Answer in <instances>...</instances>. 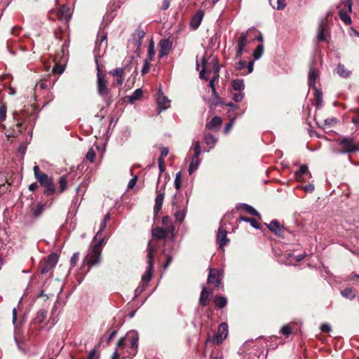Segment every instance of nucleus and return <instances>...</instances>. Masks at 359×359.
Instances as JSON below:
<instances>
[{"label": "nucleus", "mask_w": 359, "mask_h": 359, "mask_svg": "<svg viewBox=\"0 0 359 359\" xmlns=\"http://www.w3.org/2000/svg\"><path fill=\"white\" fill-rule=\"evenodd\" d=\"M34 178L39 183L40 186L43 187V194L49 196L57 193V189L54 183L53 178L49 177L47 174L42 172L38 165L34 167Z\"/></svg>", "instance_id": "f257e3e1"}, {"label": "nucleus", "mask_w": 359, "mask_h": 359, "mask_svg": "<svg viewBox=\"0 0 359 359\" xmlns=\"http://www.w3.org/2000/svg\"><path fill=\"white\" fill-rule=\"evenodd\" d=\"M95 63L97 67V92L98 95L105 100L107 104L109 106L113 100L111 97L109 96L110 88L108 87V81L105 79V75L102 72L97 58L95 59Z\"/></svg>", "instance_id": "f03ea898"}, {"label": "nucleus", "mask_w": 359, "mask_h": 359, "mask_svg": "<svg viewBox=\"0 0 359 359\" xmlns=\"http://www.w3.org/2000/svg\"><path fill=\"white\" fill-rule=\"evenodd\" d=\"M341 154L359 153V142L354 136H340L336 139Z\"/></svg>", "instance_id": "7ed1b4c3"}, {"label": "nucleus", "mask_w": 359, "mask_h": 359, "mask_svg": "<svg viewBox=\"0 0 359 359\" xmlns=\"http://www.w3.org/2000/svg\"><path fill=\"white\" fill-rule=\"evenodd\" d=\"M101 255V252L91 248L85 257L83 266L80 269L82 272L88 273L91 267L99 264L102 261Z\"/></svg>", "instance_id": "20e7f679"}, {"label": "nucleus", "mask_w": 359, "mask_h": 359, "mask_svg": "<svg viewBox=\"0 0 359 359\" xmlns=\"http://www.w3.org/2000/svg\"><path fill=\"white\" fill-rule=\"evenodd\" d=\"M156 249V247L151 243V241L148 243L147 245V270L146 273L142 276V280L144 283L148 284L151 279L154 271V254L155 253Z\"/></svg>", "instance_id": "39448f33"}, {"label": "nucleus", "mask_w": 359, "mask_h": 359, "mask_svg": "<svg viewBox=\"0 0 359 359\" xmlns=\"http://www.w3.org/2000/svg\"><path fill=\"white\" fill-rule=\"evenodd\" d=\"M58 255L56 253L50 254L46 259L41 262L39 265V271L41 274L48 273L57 263Z\"/></svg>", "instance_id": "423d86ee"}, {"label": "nucleus", "mask_w": 359, "mask_h": 359, "mask_svg": "<svg viewBox=\"0 0 359 359\" xmlns=\"http://www.w3.org/2000/svg\"><path fill=\"white\" fill-rule=\"evenodd\" d=\"M212 62H213L212 67L211 69L209 70L208 67V65H207L206 60L205 59L203 60V61H202L203 69H202V70L199 73V76H200V78L201 79L208 80V78L205 76V74L207 72L210 74L212 72L214 74L213 76H217V80L219 79V72L220 68H219V65L217 63V60H213Z\"/></svg>", "instance_id": "0eeeda50"}, {"label": "nucleus", "mask_w": 359, "mask_h": 359, "mask_svg": "<svg viewBox=\"0 0 359 359\" xmlns=\"http://www.w3.org/2000/svg\"><path fill=\"white\" fill-rule=\"evenodd\" d=\"M222 274L216 269H210L208 283L214 285L215 287H219L222 285Z\"/></svg>", "instance_id": "6e6552de"}, {"label": "nucleus", "mask_w": 359, "mask_h": 359, "mask_svg": "<svg viewBox=\"0 0 359 359\" xmlns=\"http://www.w3.org/2000/svg\"><path fill=\"white\" fill-rule=\"evenodd\" d=\"M127 338L130 340L131 351L129 356L134 357L137 353L138 348V334L135 331L128 332L126 334Z\"/></svg>", "instance_id": "1a4fd4ad"}, {"label": "nucleus", "mask_w": 359, "mask_h": 359, "mask_svg": "<svg viewBox=\"0 0 359 359\" xmlns=\"http://www.w3.org/2000/svg\"><path fill=\"white\" fill-rule=\"evenodd\" d=\"M158 46L160 48L158 57L161 58L165 55H168L172 48V43L170 41V39H162L159 43Z\"/></svg>", "instance_id": "9d476101"}, {"label": "nucleus", "mask_w": 359, "mask_h": 359, "mask_svg": "<svg viewBox=\"0 0 359 359\" xmlns=\"http://www.w3.org/2000/svg\"><path fill=\"white\" fill-rule=\"evenodd\" d=\"M228 335V325L226 323H222L218 327L217 333L215 336V341L217 344L222 343Z\"/></svg>", "instance_id": "9b49d317"}, {"label": "nucleus", "mask_w": 359, "mask_h": 359, "mask_svg": "<svg viewBox=\"0 0 359 359\" xmlns=\"http://www.w3.org/2000/svg\"><path fill=\"white\" fill-rule=\"evenodd\" d=\"M213 291L208 290L207 287H203L200 294L199 304L201 306L205 307L208 306L212 297Z\"/></svg>", "instance_id": "f8f14e48"}, {"label": "nucleus", "mask_w": 359, "mask_h": 359, "mask_svg": "<svg viewBox=\"0 0 359 359\" xmlns=\"http://www.w3.org/2000/svg\"><path fill=\"white\" fill-rule=\"evenodd\" d=\"M217 241L219 249L224 251V248L229 242V239L227 238V231L222 227H219L218 229Z\"/></svg>", "instance_id": "ddd939ff"}, {"label": "nucleus", "mask_w": 359, "mask_h": 359, "mask_svg": "<svg viewBox=\"0 0 359 359\" xmlns=\"http://www.w3.org/2000/svg\"><path fill=\"white\" fill-rule=\"evenodd\" d=\"M203 17L204 11L201 9L198 10L191 20L190 27L194 30L197 29L200 26Z\"/></svg>", "instance_id": "4468645a"}, {"label": "nucleus", "mask_w": 359, "mask_h": 359, "mask_svg": "<svg viewBox=\"0 0 359 359\" xmlns=\"http://www.w3.org/2000/svg\"><path fill=\"white\" fill-rule=\"evenodd\" d=\"M269 229L274 233L275 235L279 237L283 236L284 228L280 226L279 222L276 219H273L270 224H267Z\"/></svg>", "instance_id": "2eb2a0df"}, {"label": "nucleus", "mask_w": 359, "mask_h": 359, "mask_svg": "<svg viewBox=\"0 0 359 359\" xmlns=\"http://www.w3.org/2000/svg\"><path fill=\"white\" fill-rule=\"evenodd\" d=\"M57 15L60 20L67 23L71 18L69 8L66 5L61 6L57 11Z\"/></svg>", "instance_id": "dca6fc26"}, {"label": "nucleus", "mask_w": 359, "mask_h": 359, "mask_svg": "<svg viewBox=\"0 0 359 359\" xmlns=\"http://www.w3.org/2000/svg\"><path fill=\"white\" fill-rule=\"evenodd\" d=\"M131 66L129 64L126 65L123 67L116 68L114 70L109 71V74L114 77H123L125 78L127 73L130 72Z\"/></svg>", "instance_id": "f3484780"}, {"label": "nucleus", "mask_w": 359, "mask_h": 359, "mask_svg": "<svg viewBox=\"0 0 359 359\" xmlns=\"http://www.w3.org/2000/svg\"><path fill=\"white\" fill-rule=\"evenodd\" d=\"M145 32L140 27H138L133 34L132 43H134L139 49L142 46V40L145 36Z\"/></svg>", "instance_id": "a211bd4d"}, {"label": "nucleus", "mask_w": 359, "mask_h": 359, "mask_svg": "<svg viewBox=\"0 0 359 359\" xmlns=\"http://www.w3.org/2000/svg\"><path fill=\"white\" fill-rule=\"evenodd\" d=\"M306 175L311 176V172L309 171L308 166L306 164H303L300 166L299 169L295 172L294 176L297 181L302 182L304 180Z\"/></svg>", "instance_id": "6ab92c4d"}, {"label": "nucleus", "mask_w": 359, "mask_h": 359, "mask_svg": "<svg viewBox=\"0 0 359 359\" xmlns=\"http://www.w3.org/2000/svg\"><path fill=\"white\" fill-rule=\"evenodd\" d=\"M164 197L165 194L163 192H159L157 194V196L155 199V205L154 207V217H156L158 215V214L159 213L162 208Z\"/></svg>", "instance_id": "aec40b11"}, {"label": "nucleus", "mask_w": 359, "mask_h": 359, "mask_svg": "<svg viewBox=\"0 0 359 359\" xmlns=\"http://www.w3.org/2000/svg\"><path fill=\"white\" fill-rule=\"evenodd\" d=\"M13 118L18 121V123L15 125L16 129L13 130V133L9 135V137H15L18 134L22 133L26 130V127H24V123L22 122H20L19 115L17 112L14 113Z\"/></svg>", "instance_id": "412c9836"}, {"label": "nucleus", "mask_w": 359, "mask_h": 359, "mask_svg": "<svg viewBox=\"0 0 359 359\" xmlns=\"http://www.w3.org/2000/svg\"><path fill=\"white\" fill-rule=\"evenodd\" d=\"M222 123V119L219 116H214L210 121L206 123L205 127L211 130H218Z\"/></svg>", "instance_id": "4be33fe9"}, {"label": "nucleus", "mask_w": 359, "mask_h": 359, "mask_svg": "<svg viewBox=\"0 0 359 359\" xmlns=\"http://www.w3.org/2000/svg\"><path fill=\"white\" fill-rule=\"evenodd\" d=\"M327 29V18L323 20L318 27V40L324 41L326 39L325 32Z\"/></svg>", "instance_id": "5701e85b"}, {"label": "nucleus", "mask_w": 359, "mask_h": 359, "mask_svg": "<svg viewBox=\"0 0 359 359\" xmlns=\"http://www.w3.org/2000/svg\"><path fill=\"white\" fill-rule=\"evenodd\" d=\"M156 102H157L158 107L160 109V111L165 110V109H168L170 105V100L165 96H164L163 94H161V95L159 94L158 95Z\"/></svg>", "instance_id": "b1692460"}, {"label": "nucleus", "mask_w": 359, "mask_h": 359, "mask_svg": "<svg viewBox=\"0 0 359 359\" xmlns=\"http://www.w3.org/2000/svg\"><path fill=\"white\" fill-rule=\"evenodd\" d=\"M168 233H170V232L167 231L165 229L162 227L156 226L152 229V236L157 239L165 238Z\"/></svg>", "instance_id": "393cba45"}, {"label": "nucleus", "mask_w": 359, "mask_h": 359, "mask_svg": "<svg viewBox=\"0 0 359 359\" xmlns=\"http://www.w3.org/2000/svg\"><path fill=\"white\" fill-rule=\"evenodd\" d=\"M177 195L175 194L174 199L172 201V206L176 207L177 209H180L179 205L177 204ZM175 217L177 221L182 222L185 217V210H178L175 213Z\"/></svg>", "instance_id": "a878e982"}, {"label": "nucleus", "mask_w": 359, "mask_h": 359, "mask_svg": "<svg viewBox=\"0 0 359 359\" xmlns=\"http://www.w3.org/2000/svg\"><path fill=\"white\" fill-rule=\"evenodd\" d=\"M162 225L164 226L167 231L172 233L175 231V226L172 224L171 218L169 216H165L162 219Z\"/></svg>", "instance_id": "bb28decb"}, {"label": "nucleus", "mask_w": 359, "mask_h": 359, "mask_svg": "<svg viewBox=\"0 0 359 359\" xmlns=\"http://www.w3.org/2000/svg\"><path fill=\"white\" fill-rule=\"evenodd\" d=\"M59 188L56 194H62L67 189V176L64 175L58 180Z\"/></svg>", "instance_id": "cd10ccee"}, {"label": "nucleus", "mask_w": 359, "mask_h": 359, "mask_svg": "<svg viewBox=\"0 0 359 359\" xmlns=\"http://www.w3.org/2000/svg\"><path fill=\"white\" fill-rule=\"evenodd\" d=\"M45 210V204L37 203L31 208L32 214L34 217H39Z\"/></svg>", "instance_id": "c85d7f7f"}, {"label": "nucleus", "mask_w": 359, "mask_h": 359, "mask_svg": "<svg viewBox=\"0 0 359 359\" xmlns=\"http://www.w3.org/2000/svg\"><path fill=\"white\" fill-rule=\"evenodd\" d=\"M348 13H350L348 11H346L344 9H340L339 11V16L346 25H349L352 22Z\"/></svg>", "instance_id": "c756f323"}, {"label": "nucleus", "mask_w": 359, "mask_h": 359, "mask_svg": "<svg viewBox=\"0 0 359 359\" xmlns=\"http://www.w3.org/2000/svg\"><path fill=\"white\" fill-rule=\"evenodd\" d=\"M248 32H242L238 39L237 47L244 49L245 46L250 42L248 39Z\"/></svg>", "instance_id": "7c9ffc66"}, {"label": "nucleus", "mask_w": 359, "mask_h": 359, "mask_svg": "<svg viewBox=\"0 0 359 359\" xmlns=\"http://www.w3.org/2000/svg\"><path fill=\"white\" fill-rule=\"evenodd\" d=\"M156 55V50H155V45H154V41L153 40H151L149 43V46H148V53H147V58L145 59V60H147V61H153L154 60V56Z\"/></svg>", "instance_id": "2f4dec72"}, {"label": "nucleus", "mask_w": 359, "mask_h": 359, "mask_svg": "<svg viewBox=\"0 0 359 359\" xmlns=\"http://www.w3.org/2000/svg\"><path fill=\"white\" fill-rule=\"evenodd\" d=\"M341 294L347 299L353 300L355 297V291L351 287H346L341 291Z\"/></svg>", "instance_id": "473e14b6"}, {"label": "nucleus", "mask_w": 359, "mask_h": 359, "mask_svg": "<svg viewBox=\"0 0 359 359\" xmlns=\"http://www.w3.org/2000/svg\"><path fill=\"white\" fill-rule=\"evenodd\" d=\"M238 208H241V209L245 210L247 212H248L251 215L257 216V217H260L259 213L253 207H252L246 203L239 204V205L238 206Z\"/></svg>", "instance_id": "72a5a7b5"}, {"label": "nucleus", "mask_w": 359, "mask_h": 359, "mask_svg": "<svg viewBox=\"0 0 359 359\" xmlns=\"http://www.w3.org/2000/svg\"><path fill=\"white\" fill-rule=\"evenodd\" d=\"M239 220L240 221H244V222H249L252 227H254L255 229H260L261 227H262V225L260 224V223H259L254 218L248 217L241 215L239 217Z\"/></svg>", "instance_id": "f704fd0d"}, {"label": "nucleus", "mask_w": 359, "mask_h": 359, "mask_svg": "<svg viewBox=\"0 0 359 359\" xmlns=\"http://www.w3.org/2000/svg\"><path fill=\"white\" fill-rule=\"evenodd\" d=\"M213 302L215 305L219 309H223L227 304V299L222 296H215Z\"/></svg>", "instance_id": "c9c22d12"}, {"label": "nucleus", "mask_w": 359, "mask_h": 359, "mask_svg": "<svg viewBox=\"0 0 359 359\" xmlns=\"http://www.w3.org/2000/svg\"><path fill=\"white\" fill-rule=\"evenodd\" d=\"M318 77V72L317 70H311L309 74V85L310 87L315 88L316 81Z\"/></svg>", "instance_id": "e433bc0d"}, {"label": "nucleus", "mask_w": 359, "mask_h": 359, "mask_svg": "<svg viewBox=\"0 0 359 359\" xmlns=\"http://www.w3.org/2000/svg\"><path fill=\"white\" fill-rule=\"evenodd\" d=\"M350 112L353 114V116L351 117V122L356 127H359V107L351 109Z\"/></svg>", "instance_id": "4c0bfd02"}, {"label": "nucleus", "mask_w": 359, "mask_h": 359, "mask_svg": "<svg viewBox=\"0 0 359 359\" xmlns=\"http://www.w3.org/2000/svg\"><path fill=\"white\" fill-rule=\"evenodd\" d=\"M47 311L46 309H40L34 320L35 323H41L47 316Z\"/></svg>", "instance_id": "58836bf2"}, {"label": "nucleus", "mask_w": 359, "mask_h": 359, "mask_svg": "<svg viewBox=\"0 0 359 359\" xmlns=\"http://www.w3.org/2000/svg\"><path fill=\"white\" fill-rule=\"evenodd\" d=\"M231 86L233 90L241 91L244 89L245 85L243 80L242 79H234L231 82Z\"/></svg>", "instance_id": "ea45409f"}, {"label": "nucleus", "mask_w": 359, "mask_h": 359, "mask_svg": "<svg viewBox=\"0 0 359 359\" xmlns=\"http://www.w3.org/2000/svg\"><path fill=\"white\" fill-rule=\"evenodd\" d=\"M143 95L142 90L141 88L136 89L131 95L128 96V100L133 103L135 100H140Z\"/></svg>", "instance_id": "a19ab883"}, {"label": "nucleus", "mask_w": 359, "mask_h": 359, "mask_svg": "<svg viewBox=\"0 0 359 359\" xmlns=\"http://www.w3.org/2000/svg\"><path fill=\"white\" fill-rule=\"evenodd\" d=\"M337 72L339 75L343 77H348L349 76L350 72L348 71L344 65H339L337 67Z\"/></svg>", "instance_id": "79ce46f5"}, {"label": "nucleus", "mask_w": 359, "mask_h": 359, "mask_svg": "<svg viewBox=\"0 0 359 359\" xmlns=\"http://www.w3.org/2000/svg\"><path fill=\"white\" fill-rule=\"evenodd\" d=\"M264 53V46L262 44L258 45L254 50L253 57L255 60L261 57Z\"/></svg>", "instance_id": "37998d69"}, {"label": "nucleus", "mask_w": 359, "mask_h": 359, "mask_svg": "<svg viewBox=\"0 0 359 359\" xmlns=\"http://www.w3.org/2000/svg\"><path fill=\"white\" fill-rule=\"evenodd\" d=\"M315 98L316 101V107H320L323 102V93L320 90L316 89Z\"/></svg>", "instance_id": "c03bdc74"}, {"label": "nucleus", "mask_w": 359, "mask_h": 359, "mask_svg": "<svg viewBox=\"0 0 359 359\" xmlns=\"http://www.w3.org/2000/svg\"><path fill=\"white\" fill-rule=\"evenodd\" d=\"M99 241L93 246L92 249H96L97 251L101 252L102 251V245L104 242V238L100 237V236L97 238Z\"/></svg>", "instance_id": "a18cd8bd"}, {"label": "nucleus", "mask_w": 359, "mask_h": 359, "mask_svg": "<svg viewBox=\"0 0 359 359\" xmlns=\"http://www.w3.org/2000/svg\"><path fill=\"white\" fill-rule=\"evenodd\" d=\"M194 158H195L194 157L192 161L191 162L189 166V172L190 175L198 168L199 164L198 158H196V160H194Z\"/></svg>", "instance_id": "49530a36"}, {"label": "nucleus", "mask_w": 359, "mask_h": 359, "mask_svg": "<svg viewBox=\"0 0 359 359\" xmlns=\"http://www.w3.org/2000/svg\"><path fill=\"white\" fill-rule=\"evenodd\" d=\"M205 142L207 145H209L210 147H212L216 142V139L212 134H208L205 137Z\"/></svg>", "instance_id": "de8ad7c7"}, {"label": "nucleus", "mask_w": 359, "mask_h": 359, "mask_svg": "<svg viewBox=\"0 0 359 359\" xmlns=\"http://www.w3.org/2000/svg\"><path fill=\"white\" fill-rule=\"evenodd\" d=\"M175 187L177 189H180L182 187V175L181 172H179L176 174V177L175 179Z\"/></svg>", "instance_id": "09e8293b"}, {"label": "nucleus", "mask_w": 359, "mask_h": 359, "mask_svg": "<svg viewBox=\"0 0 359 359\" xmlns=\"http://www.w3.org/2000/svg\"><path fill=\"white\" fill-rule=\"evenodd\" d=\"M6 106L3 104L0 106V123L4 121L6 118Z\"/></svg>", "instance_id": "8fccbe9b"}, {"label": "nucleus", "mask_w": 359, "mask_h": 359, "mask_svg": "<svg viewBox=\"0 0 359 359\" xmlns=\"http://www.w3.org/2000/svg\"><path fill=\"white\" fill-rule=\"evenodd\" d=\"M79 255H80V253L79 252H74L73 254V255L70 259V264H71L72 267H74L77 264V262L79 259Z\"/></svg>", "instance_id": "3c124183"}, {"label": "nucleus", "mask_w": 359, "mask_h": 359, "mask_svg": "<svg viewBox=\"0 0 359 359\" xmlns=\"http://www.w3.org/2000/svg\"><path fill=\"white\" fill-rule=\"evenodd\" d=\"M95 152L93 150V149H90L88 151V153L86 155V158L87 160H88L90 162L93 163L95 158Z\"/></svg>", "instance_id": "603ef678"}, {"label": "nucleus", "mask_w": 359, "mask_h": 359, "mask_svg": "<svg viewBox=\"0 0 359 359\" xmlns=\"http://www.w3.org/2000/svg\"><path fill=\"white\" fill-rule=\"evenodd\" d=\"M65 70V67L60 64H56L53 69V72L54 74H61Z\"/></svg>", "instance_id": "864d4df0"}, {"label": "nucleus", "mask_w": 359, "mask_h": 359, "mask_svg": "<svg viewBox=\"0 0 359 359\" xmlns=\"http://www.w3.org/2000/svg\"><path fill=\"white\" fill-rule=\"evenodd\" d=\"M212 95L215 97V98L216 100V101L215 102L212 103V105H215V107H217L219 104H222V105L224 104L222 102V98L219 97L218 93L216 90H215V93H212Z\"/></svg>", "instance_id": "5fc2aeb1"}, {"label": "nucleus", "mask_w": 359, "mask_h": 359, "mask_svg": "<svg viewBox=\"0 0 359 359\" xmlns=\"http://www.w3.org/2000/svg\"><path fill=\"white\" fill-rule=\"evenodd\" d=\"M280 332L285 335V336H288L290 334H291L292 332V327L290 325H284L281 330H280Z\"/></svg>", "instance_id": "6e6d98bb"}, {"label": "nucleus", "mask_w": 359, "mask_h": 359, "mask_svg": "<svg viewBox=\"0 0 359 359\" xmlns=\"http://www.w3.org/2000/svg\"><path fill=\"white\" fill-rule=\"evenodd\" d=\"M194 158H198V157L201 153V147H200V144L198 142H196L194 144Z\"/></svg>", "instance_id": "4d7b16f0"}, {"label": "nucleus", "mask_w": 359, "mask_h": 359, "mask_svg": "<svg viewBox=\"0 0 359 359\" xmlns=\"http://www.w3.org/2000/svg\"><path fill=\"white\" fill-rule=\"evenodd\" d=\"M150 61H147L144 60V66L142 69V74L144 75L149 72L150 69Z\"/></svg>", "instance_id": "13d9d810"}, {"label": "nucleus", "mask_w": 359, "mask_h": 359, "mask_svg": "<svg viewBox=\"0 0 359 359\" xmlns=\"http://www.w3.org/2000/svg\"><path fill=\"white\" fill-rule=\"evenodd\" d=\"M99 358L100 355L98 352H97V351L93 348L90 351L87 359H99Z\"/></svg>", "instance_id": "bf43d9fd"}, {"label": "nucleus", "mask_w": 359, "mask_h": 359, "mask_svg": "<svg viewBox=\"0 0 359 359\" xmlns=\"http://www.w3.org/2000/svg\"><path fill=\"white\" fill-rule=\"evenodd\" d=\"M243 96L244 94L241 91H239L233 94V99L235 102H238L243 100Z\"/></svg>", "instance_id": "052dcab7"}, {"label": "nucleus", "mask_w": 359, "mask_h": 359, "mask_svg": "<svg viewBox=\"0 0 359 359\" xmlns=\"http://www.w3.org/2000/svg\"><path fill=\"white\" fill-rule=\"evenodd\" d=\"M235 119H236L235 118H231L230 122H229L228 123L226 124L225 128H224L225 133H228L231 130V128H232L233 125L234 124Z\"/></svg>", "instance_id": "680f3d73"}, {"label": "nucleus", "mask_w": 359, "mask_h": 359, "mask_svg": "<svg viewBox=\"0 0 359 359\" xmlns=\"http://www.w3.org/2000/svg\"><path fill=\"white\" fill-rule=\"evenodd\" d=\"M158 168L160 173H163L165 170V163L163 159H158Z\"/></svg>", "instance_id": "e2e57ef3"}, {"label": "nucleus", "mask_w": 359, "mask_h": 359, "mask_svg": "<svg viewBox=\"0 0 359 359\" xmlns=\"http://www.w3.org/2000/svg\"><path fill=\"white\" fill-rule=\"evenodd\" d=\"M107 33H99L97 35V41L100 42V45H102V42L107 41Z\"/></svg>", "instance_id": "0e129e2a"}, {"label": "nucleus", "mask_w": 359, "mask_h": 359, "mask_svg": "<svg viewBox=\"0 0 359 359\" xmlns=\"http://www.w3.org/2000/svg\"><path fill=\"white\" fill-rule=\"evenodd\" d=\"M247 62L244 60H240L238 63L236 65V67L238 70H242L246 67Z\"/></svg>", "instance_id": "69168bd1"}, {"label": "nucleus", "mask_w": 359, "mask_h": 359, "mask_svg": "<svg viewBox=\"0 0 359 359\" xmlns=\"http://www.w3.org/2000/svg\"><path fill=\"white\" fill-rule=\"evenodd\" d=\"M337 120L335 118H328L325 120V124L329 126H333L335 123H337Z\"/></svg>", "instance_id": "338daca9"}, {"label": "nucleus", "mask_w": 359, "mask_h": 359, "mask_svg": "<svg viewBox=\"0 0 359 359\" xmlns=\"http://www.w3.org/2000/svg\"><path fill=\"white\" fill-rule=\"evenodd\" d=\"M137 181V176L130 179V180L129 181V182L128 184V189H133L135 186Z\"/></svg>", "instance_id": "774afa93"}]
</instances>
